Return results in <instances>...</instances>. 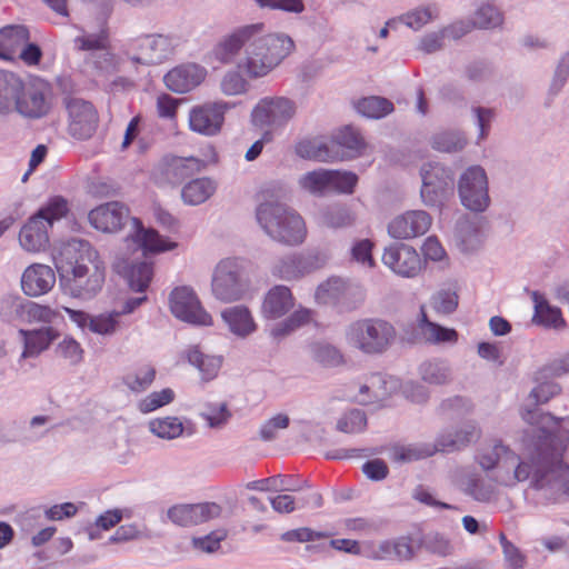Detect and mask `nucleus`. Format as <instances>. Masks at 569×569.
I'll use <instances>...</instances> for the list:
<instances>
[{"instance_id":"nucleus-1","label":"nucleus","mask_w":569,"mask_h":569,"mask_svg":"<svg viewBox=\"0 0 569 569\" xmlns=\"http://www.w3.org/2000/svg\"><path fill=\"white\" fill-rule=\"evenodd\" d=\"M522 419L533 426V432L529 443L530 462L517 460L511 466L508 459L506 469H513L512 473L507 472L498 478L505 486H513L525 481L533 472L537 477L558 480L569 470L563 460L565 452L569 446V430L560 428L562 419L550 413L539 411L538 408L523 410Z\"/></svg>"},{"instance_id":"nucleus-2","label":"nucleus","mask_w":569,"mask_h":569,"mask_svg":"<svg viewBox=\"0 0 569 569\" xmlns=\"http://www.w3.org/2000/svg\"><path fill=\"white\" fill-rule=\"evenodd\" d=\"M259 28L246 47L244 59L239 68L244 70L249 77H264L273 70L292 50L293 41L282 34H264V26L258 23Z\"/></svg>"},{"instance_id":"nucleus-3","label":"nucleus","mask_w":569,"mask_h":569,"mask_svg":"<svg viewBox=\"0 0 569 569\" xmlns=\"http://www.w3.org/2000/svg\"><path fill=\"white\" fill-rule=\"evenodd\" d=\"M256 217L263 231L281 244L298 246L307 237L303 218L280 202H261L256 210Z\"/></svg>"},{"instance_id":"nucleus-4","label":"nucleus","mask_w":569,"mask_h":569,"mask_svg":"<svg viewBox=\"0 0 569 569\" xmlns=\"http://www.w3.org/2000/svg\"><path fill=\"white\" fill-rule=\"evenodd\" d=\"M348 346L367 356L385 353L395 342V326L382 318H361L346 329Z\"/></svg>"},{"instance_id":"nucleus-5","label":"nucleus","mask_w":569,"mask_h":569,"mask_svg":"<svg viewBox=\"0 0 569 569\" xmlns=\"http://www.w3.org/2000/svg\"><path fill=\"white\" fill-rule=\"evenodd\" d=\"M68 202L61 197H54L33 214L21 228L19 242L28 252H40L49 246L48 230L54 221L67 216Z\"/></svg>"},{"instance_id":"nucleus-6","label":"nucleus","mask_w":569,"mask_h":569,"mask_svg":"<svg viewBox=\"0 0 569 569\" xmlns=\"http://www.w3.org/2000/svg\"><path fill=\"white\" fill-rule=\"evenodd\" d=\"M315 299L318 305L332 307L342 313L358 309L363 303L366 293L360 286L339 277H330L317 287Z\"/></svg>"},{"instance_id":"nucleus-7","label":"nucleus","mask_w":569,"mask_h":569,"mask_svg":"<svg viewBox=\"0 0 569 569\" xmlns=\"http://www.w3.org/2000/svg\"><path fill=\"white\" fill-rule=\"evenodd\" d=\"M53 262L60 274H70L77 269L93 268L103 264L97 250L86 240L71 239L60 243L53 250Z\"/></svg>"},{"instance_id":"nucleus-8","label":"nucleus","mask_w":569,"mask_h":569,"mask_svg":"<svg viewBox=\"0 0 569 569\" xmlns=\"http://www.w3.org/2000/svg\"><path fill=\"white\" fill-rule=\"evenodd\" d=\"M53 107V91L44 81L26 84L19 92L13 111L27 119H41L47 117Z\"/></svg>"},{"instance_id":"nucleus-9","label":"nucleus","mask_w":569,"mask_h":569,"mask_svg":"<svg viewBox=\"0 0 569 569\" xmlns=\"http://www.w3.org/2000/svg\"><path fill=\"white\" fill-rule=\"evenodd\" d=\"M211 288L214 297L223 302L242 298L246 286L241 279V267L237 259H224L217 264Z\"/></svg>"},{"instance_id":"nucleus-10","label":"nucleus","mask_w":569,"mask_h":569,"mask_svg":"<svg viewBox=\"0 0 569 569\" xmlns=\"http://www.w3.org/2000/svg\"><path fill=\"white\" fill-rule=\"evenodd\" d=\"M459 196L462 204L471 211H483L489 204L488 180L485 170L470 167L459 181Z\"/></svg>"},{"instance_id":"nucleus-11","label":"nucleus","mask_w":569,"mask_h":569,"mask_svg":"<svg viewBox=\"0 0 569 569\" xmlns=\"http://www.w3.org/2000/svg\"><path fill=\"white\" fill-rule=\"evenodd\" d=\"M170 310L186 322L201 326H211V316L201 307V303L190 287H177L169 299Z\"/></svg>"},{"instance_id":"nucleus-12","label":"nucleus","mask_w":569,"mask_h":569,"mask_svg":"<svg viewBox=\"0 0 569 569\" xmlns=\"http://www.w3.org/2000/svg\"><path fill=\"white\" fill-rule=\"evenodd\" d=\"M68 111V132L77 140L90 139L98 127L99 116L93 104L82 99H70L66 103Z\"/></svg>"},{"instance_id":"nucleus-13","label":"nucleus","mask_w":569,"mask_h":569,"mask_svg":"<svg viewBox=\"0 0 569 569\" xmlns=\"http://www.w3.org/2000/svg\"><path fill=\"white\" fill-rule=\"evenodd\" d=\"M64 289L76 298L90 299L102 288L106 278L103 264H93V268L77 269L70 274H60Z\"/></svg>"},{"instance_id":"nucleus-14","label":"nucleus","mask_w":569,"mask_h":569,"mask_svg":"<svg viewBox=\"0 0 569 569\" xmlns=\"http://www.w3.org/2000/svg\"><path fill=\"white\" fill-rule=\"evenodd\" d=\"M421 198L425 204L436 206L442 201L447 191L452 189L453 177L442 166L428 163L421 168Z\"/></svg>"},{"instance_id":"nucleus-15","label":"nucleus","mask_w":569,"mask_h":569,"mask_svg":"<svg viewBox=\"0 0 569 569\" xmlns=\"http://www.w3.org/2000/svg\"><path fill=\"white\" fill-rule=\"evenodd\" d=\"M229 107L227 102H208L192 108L189 112L190 129L204 136L219 133Z\"/></svg>"},{"instance_id":"nucleus-16","label":"nucleus","mask_w":569,"mask_h":569,"mask_svg":"<svg viewBox=\"0 0 569 569\" xmlns=\"http://www.w3.org/2000/svg\"><path fill=\"white\" fill-rule=\"evenodd\" d=\"M382 262L395 273L407 278L418 276L425 267L417 250L403 243L386 248Z\"/></svg>"},{"instance_id":"nucleus-17","label":"nucleus","mask_w":569,"mask_h":569,"mask_svg":"<svg viewBox=\"0 0 569 569\" xmlns=\"http://www.w3.org/2000/svg\"><path fill=\"white\" fill-rule=\"evenodd\" d=\"M74 47L80 51L100 52L94 66L99 70L112 71L117 67L116 56L111 51L109 31L106 26L97 33H83L74 39Z\"/></svg>"},{"instance_id":"nucleus-18","label":"nucleus","mask_w":569,"mask_h":569,"mask_svg":"<svg viewBox=\"0 0 569 569\" xmlns=\"http://www.w3.org/2000/svg\"><path fill=\"white\" fill-rule=\"evenodd\" d=\"M295 112V104L289 99L268 98L256 106L252 121L261 127H279L290 120Z\"/></svg>"},{"instance_id":"nucleus-19","label":"nucleus","mask_w":569,"mask_h":569,"mask_svg":"<svg viewBox=\"0 0 569 569\" xmlns=\"http://www.w3.org/2000/svg\"><path fill=\"white\" fill-rule=\"evenodd\" d=\"M432 224L431 216L423 210H409L393 218L388 233L395 239H412L427 233Z\"/></svg>"},{"instance_id":"nucleus-20","label":"nucleus","mask_w":569,"mask_h":569,"mask_svg":"<svg viewBox=\"0 0 569 569\" xmlns=\"http://www.w3.org/2000/svg\"><path fill=\"white\" fill-rule=\"evenodd\" d=\"M222 508L216 502L177 505L168 510L169 519L181 527L197 526L220 517Z\"/></svg>"},{"instance_id":"nucleus-21","label":"nucleus","mask_w":569,"mask_h":569,"mask_svg":"<svg viewBox=\"0 0 569 569\" xmlns=\"http://www.w3.org/2000/svg\"><path fill=\"white\" fill-rule=\"evenodd\" d=\"M128 218L129 209L118 201L100 204L89 212L90 223L102 232L121 230Z\"/></svg>"},{"instance_id":"nucleus-22","label":"nucleus","mask_w":569,"mask_h":569,"mask_svg":"<svg viewBox=\"0 0 569 569\" xmlns=\"http://www.w3.org/2000/svg\"><path fill=\"white\" fill-rule=\"evenodd\" d=\"M258 28L259 24H248L227 34L213 47L212 57L221 63H232L240 50L248 46Z\"/></svg>"},{"instance_id":"nucleus-23","label":"nucleus","mask_w":569,"mask_h":569,"mask_svg":"<svg viewBox=\"0 0 569 569\" xmlns=\"http://www.w3.org/2000/svg\"><path fill=\"white\" fill-rule=\"evenodd\" d=\"M203 167V161L194 157L171 156L164 159L160 169L159 180L177 186L184 179L200 172Z\"/></svg>"},{"instance_id":"nucleus-24","label":"nucleus","mask_w":569,"mask_h":569,"mask_svg":"<svg viewBox=\"0 0 569 569\" xmlns=\"http://www.w3.org/2000/svg\"><path fill=\"white\" fill-rule=\"evenodd\" d=\"M54 283V271L42 263L30 264L21 277V289L29 297H39L49 292Z\"/></svg>"},{"instance_id":"nucleus-25","label":"nucleus","mask_w":569,"mask_h":569,"mask_svg":"<svg viewBox=\"0 0 569 569\" xmlns=\"http://www.w3.org/2000/svg\"><path fill=\"white\" fill-rule=\"evenodd\" d=\"M132 224L136 230L127 241L131 240L136 243L141 249L143 256L171 251L178 247L177 242L162 237L157 230L152 228L146 229L138 218H132Z\"/></svg>"},{"instance_id":"nucleus-26","label":"nucleus","mask_w":569,"mask_h":569,"mask_svg":"<svg viewBox=\"0 0 569 569\" xmlns=\"http://www.w3.org/2000/svg\"><path fill=\"white\" fill-rule=\"evenodd\" d=\"M206 78V70L194 63L173 68L164 76L166 86L174 92L184 93L199 86Z\"/></svg>"},{"instance_id":"nucleus-27","label":"nucleus","mask_w":569,"mask_h":569,"mask_svg":"<svg viewBox=\"0 0 569 569\" xmlns=\"http://www.w3.org/2000/svg\"><path fill=\"white\" fill-rule=\"evenodd\" d=\"M113 269L127 279L132 290L138 292H143L149 287L153 277V266L146 261L129 264L126 259L118 258L113 263Z\"/></svg>"},{"instance_id":"nucleus-28","label":"nucleus","mask_w":569,"mask_h":569,"mask_svg":"<svg viewBox=\"0 0 569 569\" xmlns=\"http://www.w3.org/2000/svg\"><path fill=\"white\" fill-rule=\"evenodd\" d=\"M293 305L291 290L286 286H274L264 297L262 313L266 318L278 319L284 316Z\"/></svg>"},{"instance_id":"nucleus-29","label":"nucleus","mask_w":569,"mask_h":569,"mask_svg":"<svg viewBox=\"0 0 569 569\" xmlns=\"http://www.w3.org/2000/svg\"><path fill=\"white\" fill-rule=\"evenodd\" d=\"M418 329L421 338L432 345L439 343H456L458 341V332L452 328L442 327L428 319L425 306L420 308V318L418 321Z\"/></svg>"},{"instance_id":"nucleus-30","label":"nucleus","mask_w":569,"mask_h":569,"mask_svg":"<svg viewBox=\"0 0 569 569\" xmlns=\"http://www.w3.org/2000/svg\"><path fill=\"white\" fill-rule=\"evenodd\" d=\"M139 50L134 60L143 64H158L167 54V41L161 36H146L133 43Z\"/></svg>"},{"instance_id":"nucleus-31","label":"nucleus","mask_w":569,"mask_h":569,"mask_svg":"<svg viewBox=\"0 0 569 569\" xmlns=\"http://www.w3.org/2000/svg\"><path fill=\"white\" fill-rule=\"evenodd\" d=\"M182 359L197 368L204 381L216 378L221 368V358L204 355L199 346L188 347L182 353Z\"/></svg>"},{"instance_id":"nucleus-32","label":"nucleus","mask_w":569,"mask_h":569,"mask_svg":"<svg viewBox=\"0 0 569 569\" xmlns=\"http://www.w3.org/2000/svg\"><path fill=\"white\" fill-rule=\"evenodd\" d=\"M30 40L26 26H7L0 29V58L12 59L13 56Z\"/></svg>"},{"instance_id":"nucleus-33","label":"nucleus","mask_w":569,"mask_h":569,"mask_svg":"<svg viewBox=\"0 0 569 569\" xmlns=\"http://www.w3.org/2000/svg\"><path fill=\"white\" fill-rule=\"evenodd\" d=\"M357 400L362 405L378 403L387 399L390 393L388 382L381 373H371L358 383Z\"/></svg>"},{"instance_id":"nucleus-34","label":"nucleus","mask_w":569,"mask_h":569,"mask_svg":"<svg viewBox=\"0 0 569 569\" xmlns=\"http://www.w3.org/2000/svg\"><path fill=\"white\" fill-rule=\"evenodd\" d=\"M296 153L308 160L329 162L338 160L339 152L332 150L321 138H307L296 144Z\"/></svg>"},{"instance_id":"nucleus-35","label":"nucleus","mask_w":569,"mask_h":569,"mask_svg":"<svg viewBox=\"0 0 569 569\" xmlns=\"http://www.w3.org/2000/svg\"><path fill=\"white\" fill-rule=\"evenodd\" d=\"M480 437V430L475 425H468L453 433L441 435L436 445L438 451L452 452L468 447Z\"/></svg>"},{"instance_id":"nucleus-36","label":"nucleus","mask_w":569,"mask_h":569,"mask_svg":"<svg viewBox=\"0 0 569 569\" xmlns=\"http://www.w3.org/2000/svg\"><path fill=\"white\" fill-rule=\"evenodd\" d=\"M22 81L14 72L0 70V113L13 111Z\"/></svg>"},{"instance_id":"nucleus-37","label":"nucleus","mask_w":569,"mask_h":569,"mask_svg":"<svg viewBox=\"0 0 569 569\" xmlns=\"http://www.w3.org/2000/svg\"><path fill=\"white\" fill-rule=\"evenodd\" d=\"M20 332L24 337L22 358L39 356L58 337V332L51 327L32 331L21 330Z\"/></svg>"},{"instance_id":"nucleus-38","label":"nucleus","mask_w":569,"mask_h":569,"mask_svg":"<svg viewBox=\"0 0 569 569\" xmlns=\"http://www.w3.org/2000/svg\"><path fill=\"white\" fill-rule=\"evenodd\" d=\"M157 370L153 365L148 362L137 363L123 377V383L136 393L148 390L154 382Z\"/></svg>"},{"instance_id":"nucleus-39","label":"nucleus","mask_w":569,"mask_h":569,"mask_svg":"<svg viewBox=\"0 0 569 569\" xmlns=\"http://www.w3.org/2000/svg\"><path fill=\"white\" fill-rule=\"evenodd\" d=\"M342 149L341 156L338 159L353 158L361 154L366 148V142L362 136L352 127H345L335 136L332 141V150L335 147Z\"/></svg>"},{"instance_id":"nucleus-40","label":"nucleus","mask_w":569,"mask_h":569,"mask_svg":"<svg viewBox=\"0 0 569 569\" xmlns=\"http://www.w3.org/2000/svg\"><path fill=\"white\" fill-rule=\"evenodd\" d=\"M229 329L238 336H247L254 331L256 323L248 308L242 306L231 307L221 313Z\"/></svg>"},{"instance_id":"nucleus-41","label":"nucleus","mask_w":569,"mask_h":569,"mask_svg":"<svg viewBox=\"0 0 569 569\" xmlns=\"http://www.w3.org/2000/svg\"><path fill=\"white\" fill-rule=\"evenodd\" d=\"M535 299V315L533 321L547 328L560 329L563 328L566 322L562 318L561 310L552 307L540 297L538 293L533 295Z\"/></svg>"},{"instance_id":"nucleus-42","label":"nucleus","mask_w":569,"mask_h":569,"mask_svg":"<svg viewBox=\"0 0 569 569\" xmlns=\"http://www.w3.org/2000/svg\"><path fill=\"white\" fill-rule=\"evenodd\" d=\"M214 184L210 179L200 178L188 182L181 191L182 200L188 204H200L214 192Z\"/></svg>"},{"instance_id":"nucleus-43","label":"nucleus","mask_w":569,"mask_h":569,"mask_svg":"<svg viewBox=\"0 0 569 569\" xmlns=\"http://www.w3.org/2000/svg\"><path fill=\"white\" fill-rule=\"evenodd\" d=\"M438 452L437 445L393 446L391 459L397 462H411L433 456Z\"/></svg>"},{"instance_id":"nucleus-44","label":"nucleus","mask_w":569,"mask_h":569,"mask_svg":"<svg viewBox=\"0 0 569 569\" xmlns=\"http://www.w3.org/2000/svg\"><path fill=\"white\" fill-rule=\"evenodd\" d=\"M356 109L365 117L379 119L393 111V104L386 98L368 97L356 103Z\"/></svg>"},{"instance_id":"nucleus-45","label":"nucleus","mask_w":569,"mask_h":569,"mask_svg":"<svg viewBox=\"0 0 569 569\" xmlns=\"http://www.w3.org/2000/svg\"><path fill=\"white\" fill-rule=\"evenodd\" d=\"M508 459H511V466H513L517 460V455L510 451L507 447L497 443L489 451L480 453L479 465L485 470H491L499 463L505 468Z\"/></svg>"},{"instance_id":"nucleus-46","label":"nucleus","mask_w":569,"mask_h":569,"mask_svg":"<svg viewBox=\"0 0 569 569\" xmlns=\"http://www.w3.org/2000/svg\"><path fill=\"white\" fill-rule=\"evenodd\" d=\"M150 431L162 439H174L182 435L183 423L177 417L157 418L149 422Z\"/></svg>"},{"instance_id":"nucleus-47","label":"nucleus","mask_w":569,"mask_h":569,"mask_svg":"<svg viewBox=\"0 0 569 569\" xmlns=\"http://www.w3.org/2000/svg\"><path fill=\"white\" fill-rule=\"evenodd\" d=\"M300 186L315 194L329 192V170L320 169L307 172L300 178Z\"/></svg>"},{"instance_id":"nucleus-48","label":"nucleus","mask_w":569,"mask_h":569,"mask_svg":"<svg viewBox=\"0 0 569 569\" xmlns=\"http://www.w3.org/2000/svg\"><path fill=\"white\" fill-rule=\"evenodd\" d=\"M174 400V391L171 388H164L160 391H153L138 402V409L142 413L152 412Z\"/></svg>"},{"instance_id":"nucleus-49","label":"nucleus","mask_w":569,"mask_h":569,"mask_svg":"<svg viewBox=\"0 0 569 569\" xmlns=\"http://www.w3.org/2000/svg\"><path fill=\"white\" fill-rule=\"evenodd\" d=\"M423 381L430 385H443L450 379L449 368L441 361H426L420 367Z\"/></svg>"},{"instance_id":"nucleus-50","label":"nucleus","mask_w":569,"mask_h":569,"mask_svg":"<svg viewBox=\"0 0 569 569\" xmlns=\"http://www.w3.org/2000/svg\"><path fill=\"white\" fill-rule=\"evenodd\" d=\"M357 182L358 177L353 172L329 170V192L352 193Z\"/></svg>"},{"instance_id":"nucleus-51","label":"nucleus","mask_w":569,"mask_h":569,"mask_svg":"<svg viewBox=\"0 0 569 569\" xmlns=\"http://www.w3.org/2000/svg\"><path fill=\"white\" fill-rule=\"evenodd\" d=\"M312 318V312L309 309L301 308L296 310L283 323L272 329L271 335L274 338L283 337L297 328L308 323Z\"/></svg>"},{"instance_id":"nucleus-52","label":"nucleus","mask_w":569,"mask_h":569,"mask_svg":"<svg viewBox=\"0 0 569 569\" xmlns=\"http://www.w3.org/2000/svg\"><path fill=\"white\" fill-rule=\"evenodd\" d=\"M315 359L323 366H339L343 363V356L338 348L329 343H315L312 346Z\"/></svg>"},{"instance_id":"nucleus-53","label":"nucleus","mask_w":569,"mask_h":569,"mask_svg":"<svg viewBox=\"0 0 569 569\" xmlns=\"http://www.w3.org/2000/svg\"><path fill=\"white\" fill-rule=\"evenodd\" d=\"M26 316L30 322L42 323H53L61 318L58 310L36 302H30L26 306Z\"/></svg>"},{"instance_id":"nucleus-54","label":"nucleus","mask_w":569,"mask_h":569,"mask_svg":"<svg viewBox=\"0 0 569 569\" xmlns=\"http://www.w3.org/2000/svg\"><path fill=\"white\" fill-rule=\"evenodd\" d=\"M472 23L480 29L496 28L502 23V14L496 7L486 4L477 10Z\"/></svg>"},{"instance_id":"nucleus-55","label":"nucleus","mask_w":569,"mask_h":569,"mask_svg":"<svg viewBox=\"0 0 569 569\" xmlns=\"http://www.w3.org/2000/svg\"><path fill=\"white\" fill-rule=\"evenodd\" d=\"M367 427V417L361 410L355 409L341 417L337 423L338 430L346 433L361 432Z\"/></svg>"},{"instance_id":"nucleus-56","label":"nucleus","mask_w":569,"mask_h":569,"mask_svg":"<svg viewBox=\"0 0 569 569\" xmlns=\"http://www.w3.org/2000/svg\"><path fill=\"white\" fill-rule=\"evenodd\" d=\"M466 144V139L456 132H442L436 134L432 139V147L443 152H453L461 150Z\"/></svg>"},{"instance_id":"nucleus-57","label":"nucleus","mask_w":569,"mask_h":569,"mask_svg":"<svg viewBox=\"0 0 569 569\" xmlns=\"http://www.w3.org/2000/svg\"><path fill=\"white\" fill-rule=\"evenodd\" d=\"M119 312L92 317L89 330L98 335H111L119 327Z\"/></svg>"},{"instance_id":"nucleus-58","label":"nucleus","mask_w":569,"mask_h":569,"mask_svg":"<svg viewBox=\"0 0 569 569\" xmlns=\"http://www.w3.org/2000/svg\"><path fill=\"white\" fill-rule=\"evenodd\" d=\"M431 306L438 315H450L458 307V296L453 291L441 290L432 297Z\"/></svg>"},{"instance_id":"nucleus-59","label":"nucleus","mask_w":569,"mask_h":569,"mask_svg":"<svg viewBox=\"0 0 569 569\" xmlns=\"http://www.w3.org/2000/svg\"><path fill=\"white\" fill-rule=\"evenodd\" d=\"M329 533L323 531H316L307 527H301L288 530L281 535V540L286 542H310L320 539H326Z\"/></svg>"},{"instance_id":"nucleus-60","label":"nucleus","mask_w":569,"mask_h":569,"mask_svg":"<svg viewBox=\"0 0 569 569\" xmlns=\"http://www.w3.org/2000/svg\"><path fill=\"white\" fill-rule=\"evenodd\" d=\"M425 548L429 552L440 557H447L453 552V545L447 537L441 533L429 535L425 539Z\"/></svg>"},{"instance_id":"nucleus-61","label":"nucleus","mask_w":569,"mask_h":569,"mask_svg":"<svg viewBox=\"0 0 569 569\" xmlns=\"http://www.w3.org/2000/svg\"><path fill=\"white\" fill-rule=\"evenodd\" d=\"M499 540L506 558V569H522L525 558L519 549L503 533L499 536Z\"/></svg>"},{"instance_id":"nucleus-62","label":"nucleus","mask_w":569,"mask_h":569,"mask_svg":"<svg viewBox=\"0 0 569 569\" xmlns=\"http://www.w3.org/2000/svg\"><path fill=\"white\" fill-rule=\"evenodd\" d=\"M290 419L284 413H278L277 416L267 420L260 428V437L264 441H269L276 438L278 430L286 429L289 426Z\"/></svg>"},{"instance_id":"nucleus-63","label":"nucleus","mask_w":569,"mask_h":569,"mask_svg":"<svg viewBox=\"0 0 569 569\" xmlns=\"http://www.w3.org/2000/svg\"><path fill=\"white\" fill-rule=\"evenodd\" d=\"M57 352L70 363H78L82 360L83 350L73 338H64L57 347Z\"/></svg>"},{"instance_id":"nucleus-64","label":"nucleus","mask_w":569,"mask_h":569,"mask_svg":"<svg viewBox=\"0 0 569 569\" xmlns=\"http://www.w3.org/2000/svg\"><path fill=\"white\" fill-rule=\"evenodd\" d=\"M221 91L227 96L241 94L247 89V81L238 72H228L221 80Z\"/></svg>"}]
</instances>
